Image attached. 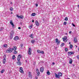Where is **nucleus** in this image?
Returning <instances> with one entry per match:
<instances>
[{
    "label": "nucleus",
    "instance_id": "nucleus-1",
    "mask_svg": "<svg viewBox=\"0 0 79 79\" xmlns=\"http://www.w3.org/2000/svg\"><path fill=\"white\" fill-rule=\"evenodd\" d=\"M17 48L16 47V46H13V48H9L6 51V53H11V52H13V50H16V49Z\"/></svg>",
    "mask_w": 79,
    "mask_h": 79
},
{
    "label": "nucleus",
    "instance_id": "nucleus-2",
    "mask_svg": "<svg viewBox=\"0 0 79 79\" xmlns=\"http://www.w3.org/2000/svg\"><path fill=\"white\" fill-rule=\"evenodd\" d=\"M22 56L21 54H19L17 58V61H18V62H17V64L18 65H19V66H21V62H20L19 61L21 58L22 57Z\"/></svg>",
    "mask_w": 79,
    "mask_h": 79
},
{
    "label": "nucleus",
    "instance_id": "nucleus-3",
    "mask_svg": "<svg viewBox=\"0 0 79 79\" xmlns=\"http://www.w3.org/2000/svg\"><path fill=\"white\" fill-rule=\"evenodd\" d=\"M14 33H15V32H14L13 31H11L10 36L9 37V38L10 39H13V37Z\"/></svg>",
    "mask_w": 79,
    "mask_h": 79
},
{
    "label": "nucleus",
    "instance_id": "nucleus-4",
    "mask_svg": "<svg viewBox=\"0 0 79 79\" xmlns=\"http://www.w3.org/2000/svg\"><path fill=\"white\" fill-rule=\"evenodd\" d=\"M16 17H17L18 18H19V19H23L24 18V17L23 15H21L20 16H19L18 15H16Z\"/></svg>",
    "mask_w": 79,
    "mask_h": 79
},
{
    "label": "nucleus",
    "instance_id": "nucleus-5",
    "mask_svg": "<svg viewBox=\"0 0 79 79\" xmlns=\"http://www.w3.org/2000/svg\"><path fill=\"white\" fill-rule=\"evenodd\" d=\"M31 53H32V49L31 48H30L28 51V53L29 55H31Z\"/></svg>",
    "mask_w": 79,
    "mask_h": 79
},
{
    "label": "nucleus",
    "instance_id": "nucleus-6",
    "mask_svg": "<svg viewBox=\"0 0 79 79\" xmlns=\"http://www.w3.org/2000/svg\"><path fill=\"white\" fill-rule=\"evenodd\" d=\"M55 40H56V44H57V45L60 44V41L58 40V38L56 39Z\"/></svg>",
    "mask_w": 79,
    "mask_h": 79
},
{
    "label": "nucleus",
    "instance_id": "nucleus-7",
    "mask_svg": "<svg viewBox=\"0 0 79 79\" xmlns=\"http://www.w3.org/2000/svg\"><path fill=\"white\" fill-rule=\"evenodd\" d=\"M19 68L20 69L19 70V72L21 73H24V71L23 70V67H20Z\"/></svg>",
    "mask_w": 79,
    "mask_h": 79
},
{
    "label": "nucleus",
    "instance_id": "nucleus-8",
    "mask_svg": "<svg viewBox=\"0 0 79 79\" xmlns=\"http://www.w3.org/2000/svg\"><path fill=\"white\" fill-rule=\"evenodd\" d=\"M36 71L37 76H39V74H40V72H39V69H36Z\"/></svg>",
    "mask_w": 79,
    "mask_h": 79
},
{
    "label": "nucleus",
    "instance_id": "nucleus-9",
    "mask_svg": "<svg viewBox=\"0 0 79 79\" xmlns=\"http://www.w3.org/2000/svg\"><path fill=\"white\" fill-rule=\"evenodd\" d=\"M14 39L15 40H19V37L17 36H16L15 37Z\"/></svg>",
    "mask_w": 79,
    "mask_h": 79
},
{
    "label": "nucleus",
    "instance_id": "nucleus-10",
    "mask_svg": "<svg viewBox=\"0 0 79 79\" xmlns=\"http://www.w3.org/2000/svg\"><path fill=\"white\" fill-rule=\"evenodd\" d=\"M44 68L43 67H41L40 69V71L42 73L44 72Z\"/></svg>",
    "mask_w": 79,
    "mask_h": 79
},
{
    "label": "nucleus",
    "instance_id": "nucleus-11",
    "mask_svg": "<svg viewBox=\"0 0 79 79\" xmlns=\"http://www.w3.org/2000/svg\"><path fill=\"white\" fill-rule=\"evenodd\" d=\"M72 54H74V52H69L68 53V54L70 56L71 55H72Z\"/></svg>",
    "mask_w": 79,
    "mask_h": 79
},
{
    "label": "nucleus",
    "instance_id": "nucleus-12",
    "mask_svg": "<svg viewBox=\"0 0 79 79\" xmlns=\"http://www.w3.org/2000/svg\"><path fill=\"white\" fill-rule=\"evenodd\" d=\"M35 23L37 26H39V22H38V21H37V20L35 21Z\"/></svg>",
    "mask_w": 79,
    "mask_h": 79
},
{
    "label": "nucleus",
    "instance_id": "nucleus-13",
    "mask_svg": "<svg viewBox=\"0 0 79 79\" xmlns=\"http://www.w3.org/2000/svg\"><path fill=\"white\" fill-rule=\"evenodd\" d=\"M28 76L31 78L32 77V75H31V72H29Z\"/></svg>",
    "mask_w": 79,
    "mask_h": 79
},
{
    "label": "nucleus",
    "instance_id": "nucleus-14",
    "mask_svg": "<svg viewBox=\"0 0 79 79\" xmlns=\"http://www.w3.org/2000/svg\"><path fill=\"white\" fill-rule=\"evenodd\" d=\"M55 77L56 78H60V77L59 75H57V74L55 73Z\"/></svg>",
    "mask_w": 79,
    "mask_h": 79
},
{
    "label": "nucleus",
    "instance_id": "nucleus-15",
    "mask_svg": "<svg viewBox=\"0 0 79 79\" xmlns=\"http://www.w3.org/2000/svg\"><path fill=\"white\" fill-rule=\"evenodd\" d=\"M33 35H33V34H31L29 35V37H31V38H32V39H34V37H33Z\"/></svg>",
    "mask_w": 79,
    "mask_h": 79
},
{
    "label": "nucleus",
    "instance_id": "nucleus-16",
    "mask_svg": "<svg viewBox=\"0 0 79 79\" xmlns=\"http://www.w3.org/2000/svg\"><path fill=\"white\" fill-rule=\"evenodd\" d=\"M77 39H76V38H74V43L77 42Z\"/></svg>",
    "mask_w": 79,
    "mask_h": 79
},
{
    "label": "nucleus",
    "instance_id": "nucleus-17",
    "mask_svg": "<svg viewBox=\"0 0 79 79\" xmlns=\"http://www.w3.org/2000/svg\"><path fill=\"white\" fill-rule=\"evenodd\" d=\"M66 39H67V37H66V36H65L64 38H63V41H64L65 40H66Z\"/></svg>",
    "mask_w": 79,
    "mask_h": 79
},
{
    "label": "nucleus",
    "instance_id": "nucleus-18",
    "mask_svg": "<svg viewBox=\"0 0 79 79\" xmlns=\"http://www.w3.org/2000/svg\"><path fill=\"white\" fill-rule=\"evenodd\" d=\"M58 75H59V77L60 76H62V73H58Z\"/></svg>",
    "mask_w": 79,
    "mask_h": 79
},
{
    "label": "nucleus",
    "instance_id": "nucleus-19",
    "mask_svg": "<svg viewBox=\"0 0 79 79\" xmlns=\"http://www.w3.org/2000/svg\"><path fill=\"white\" fill-rule=\"evenodd\" d=\"M31 42L32 44H34V43L35 42V40H31Z\"/></svg>",
    "mask_w": 79,
    "mask_h": 79
},
{
    "label": "nucleus",
    "instance_id": "nucleus-20",
    "mask_svg": "<svg viewBox=\"0 0 79 79\" xmlns=\"http://www.w3.org/2000/svg\"><path fill=\"white\" fill-rule=\"evenodd\" d=\"M72 62H73V60H72V59H70L69 61V63H70V64H72Z\"/></svg>",
    "mask_w": 79,
    "mask_h": 79
},
{
    "label": "nucleus",
    "instance_id": "nucleus-21",
    "mask_svg": "<svg viewBox=\"0 0 79 79\" xmlns=\"http://www.w3.org/2000/svg\"><path fill=\"white\" fill-rule=\"evenodd\" d=\"M6 61V59H4L3 60V64H5V63Z\"/></svg>",
    "mask_w": 79,
    "mask_h": 79
},
{
    "label": "nucleus",
    "instance_id": "nucleus-22",
    "mask_svg": "<svg viewBox=\"0 0 79 79\" xmlns=\"http://www.w3.org/2000/svg\"><path fill=\"white\" fill-rule=\"evenodd\" d=\"M12 20H10V24H11V25H13V24H13V23H12Z\"/></svg>",
    "mask_w": 79,
    "mask_h": 79
},
{
    "label": "nucleus",
    "instance_id": "nucleus-23",
    "mask_svg": "<svg viewBox=\"0 0 79 79\" xmlns=\"http://www.w3.org/2000/svg\"><path fill=\"white\" fill-rule=\"evenodd\" d=\"M35 15V13H33L31 14V16H34Z\"/></svg>",
    "mask_w": 79,
    "mask_h": 79
},
{
    "label": "nucleus",
    "instance_id": "nucleus-24",
    "mask_svg": "<svg viewBox=\"0 0 79 79\" xmlns=\"http://www.w3.org/2000/svg\"><path fill=\"white\" fill-rule=\"evenodd\" d=\"M47 74L48 76H49V75H50V73L49 72V71H48L47 72Z\"/></svg>",
    "mask_w": 79,
    "mask_h": 79
},
{
    "label": "nucleus",
    "instance_id": "nucleus-25",
    "mask_svg": "<svg viewBox=\"0 0 79 79\" xmlns=\"http://www.w3.org/2000/svg\"><path fill=\"white\" fill-rule=\"evenodd\" d=\"M5 72V69H2V70L1 71V73H4Z\"/></svg>",
    "mask_w": 79,
    "mask_h": 79
},
{
    "label": "nucleus",
    "instance_id": "nucleus-26",
    "mask_svg": "<svg viewBox=\"0 0 79 79\" xmlns=\"http://www.w3.org/2000/svg\"><path fill=\"white\" fill-rule=\"evenodd\" d=\"M73 45L72 44H70V48L71 49H72L73 48Z\"/></svg>",
    "mask_w": 79,
    "mask_h": 79
},
{
    "label": "nucleus",
    "instance_id": "nucleus-27",
    "mask_svg": "<svg viewBox=\"0 0 79 79\" xmlns=\"http://www.w3.org/2000/svg\"><path fill=\"white\" fill-rule=\"evenodd\" d=\"M15 59V55H14L12 56V59H13V60H14Z\"/></svg>",
    "mask_w": 79,
    "mask_h": 79
},
{
    "label": "nucleus",
    "instance_id": "nucleus-28",
    "mask_svg": "<svg viewBox=\"0 0 79 79\" xmlns=\"http://www.w3.org/2000/svg\"><path fill=\"white\" fill-rule=\"evenodd\" d=\"M40 50H37V52H38V53H40Z\"/></svg>",
    "mask_w": 79,
    "mask_h": 79
},
{
    "label": "nucleus",
    "instance_id": "nucleus-29",
    "mask_svg": "<svg viewBox=\"0 0 79 79\" xmlns=\"http://www.w3.org/2000/svg\"><path fill=\"white\" fill-rule=\"evenodd\" d=\"M6 55H5L3 56V58H4V59H6Z\"/></svg>",
    "mask_w": 79,
    "mask_h": 79
},
{
    "label": "nucleus",
    "instance_id": "nucleus-30",
    "mask_svg": "<svg viewBox=\"0 0 79 79\" xmlns=\"http://www.w3.org/2000/svg\"><path fill=\"white\" fill-rule=\"evenodd\" d=\"M64 45V43H62L61 45V47H63V46Z\"/></svg>",
    "mask_w": 79,
    "mask_h": 79
},
{
    "label": "nucleus",
    "instance_id": "nucleus-31",
    "mask_svg": "<svg viewBox=\"0 0 79 79\" xmlns=\"http://www.w3.org/2000/svg\"><path fill=\"white\" fill-rule=\"evenodd\" d=\"M10 11H13V8L12 7H10Z\"/></svg>",
    "mask_w": 79,
    "mask_h": 79
},
{
    "label": "nucleus",
    "instance_id": "nucleus-32",
    "mask_svg": "<svg viewBox=\"0 0 79 79\" xmlns=\"http://www.w3.org/2000/svg\"><path fill=\"white\" fill-rule=\"evenodd\" d=\"M23 44H21L20 46L22 48L23 47Z\"/></svg>",
    "mask_w": 79,
    "mask_h": 79
},
{
    "label": "nucleus",
    "instance_id": "nucleus-33",
    "mask_svg": "<svg viewBox=\"0 0 79 79\" xmlns=\"http://www.w3.org/2000/svg\"><path fill=\"white\" fill-rule=\"evenodd\" d=\"M14 54H16L17 53V51L15 50L14 52Z\"/></svg>",
    "mask_w": 79,
    "mask_h": 79
},
{
    "label": "nucleus",
    "instance_id": "nucleus-34",
    "mask_svg": "<svg viewBox=\"0 0 79 79\" xmlns=\"http://www.w3.org/2000/svg\"><path fill=\"white\" fill-rule=\"evenodd\" d=\"M68 49L67 48H65V52H67L68 51Z\"/></svg>",
    "mask_w": 79,
    "mask_h": 79
},
{
    "label": "nucleus",
    "instance_id": "nucleus-35",
    "mask_svg": "<svg viewBox=\"0 0 79 79\" xmlns=\"http://www.w3.org/2000/svg\"><path fill=\"white\" fill-rule=\"evenodd\" d=\"M64 19L65 21H68V17H65Z\"/></svg>",
    "mask_w": 79,
    "mask_h": 79
},
{
    "label": "nucleus",
    "instance_id": "nucleus-36",
    "mask_svg": "<svg viewBox=\"0 0 79 79\" xmlns=\"http://www.w3.org/2000/svg\"><path fill=\"white\" fill-rule=\"evenodd\" d=\"M4 47H7V45L6 44H4L3 45Z\"/></svg>",
    "mask_w": 79,
    "mask_h": 79
},
{
    "label": "nucleus",
    "instance_id": "nucleus-37",
    "mask_svg": "<svg viewBox=\"0 0 79 79\" xmlns=\"http://www.w3.org/2000/svg\"><path fill=\"white\" fill-rule=\"evenodd\" d=\"M32 26H29V29H31V28H32Z\"/></svg>",
    "mask_w": 79,
    "mask_h": 79
},
{
    "label": "nucleus",
    "instance_id": "nucleus-38",
    "mask_svg": "<svg viewBox=\"0 0 79 79\" xmlns=\"http://www.w3.org/2000/svg\"><path fill=\"white\" fill-rule=\"evenodd\" d=\"M67 24V23H66V22H64V25H66Z\"/></svg>",
    "mask_w": 79,
    "mask_h": 79
},
{
    "label": "nucleus",
    "instance_id": "nucleus-39",
    "mask_svg": "<svg viewBox=\"0 0 79 79\" xmlns=\"http://www.w3.org/2000/svg\"><path fill=\"white\" fill-rule=\"evenodd\" d=\"M35 5L36 7H37V6H38V4H37V3H36V4H35Z\"/></svg>",
    "mask_w": 79,
    "mask_h": 79
},
{
    "label": "nucleus",
    "instance_id": "nucleus-40",
    "mask_svg": "<svg viewBox=\"0 0 79 79\" xmlns=\"http://www.w3.org/2000/svg\"><path fill=\"white\" fill-rule=\"evenodd\" d=\"M3 30V27L1 28L0 29V31H2Z\"/></svg>",
    "mask_w": 79,
    "mask_h": 79
},
{
    "label": "nucleus",
    "instance_id": "nucleus-41",
    "mask_svg": "<svg viewBox=\"0 0 79 79\" xmlns=\"http://www.w3.org/2000/svg\"><path fill=\"white\" fill-rule=\"evenodd\" d=\"M72 25H73V26L74 27H75V26H76L73 23H72Z\"/></svg>",
    "mask_w": 79,
    "mask_h": 79
},
{
    "label": "nucleus",
    "instance_id": "nucleus-42",
    "mask_svg": "<svg viewBox=\"0 0 79 79\" xmlns=\"http://www.w3.org/2000/svg\"><path fill=\"white\" fill-rule=\"evenodd\" d=\"M40 53H43L44 54V51H42V52H40Z\"/></svg>",
    "mask_w": 79,
    "mask_h": 79
},
{
    "label": "nucleus",
    "instance_id": "nucleus-43",
    "mask_svg": "<svg viewBox=\"0 0 79 79\" xmlns=\"http://www.w3.org/2000/svg\"><path fill=\"white\" fill-rule=\"evenodd\" d=\"M12 27H15V25H14V24H13V25H12Z\"/></svg>",
    "mask_w": 79,
    "mask_h": 79
},
{
    "label": "nucleus",
    "instance_id": "nucleus-44",
    "mask_svg": "<svg viewBox=\"0 0 79 79\" xmlns=\"http://www.w3.org/2000/svg\"><path fill=\"white\" fill-rule=\"evenodd\" d=\"M35 79H38V77H35Z\"/></svg>",
    "mask_w": 79,
    "mask_h": 79
},
{
    "label": "nucleus",
    "instance_id": "nucleus-45",
    "mask_svg": "<svg viewBox=\"0 0 79 79\" xmlns=\"http://www.w3.org/2000/svg\"><path fill=\"white\" fill-rule=\"evenodd\" d=\"M18 28L19 29H21V27H18Z\"/></svg>",
    "mask_w": 79,
    "mask_h": 79
},
{
    "label": "nucleus",
    "instance_id": "nucleus-46",
    "mask_svg": "<svg viewBox=\"0 0 79 79\" xmlns=\"http://www.w3.org/2000/svg\"><path fill=\"white\" fill-rule=\"evenodd\" d=\"M32 23H34V20H33L32 21Z\"/></svg>",
    "mask_w": 79,
    "mask_h": 79
},
{
    "label": "nucleus",
    "instance_id": "nucleus-47",
    "mask_svg": "<svg viewBox=\"0 0 79 79\" xmlns=\"http://www.w3.org/2000/svg\"><path fill=\"white\" fill-rule=\"evenodd\" d=\"M71 31H70L69 32V34H71Z\"/></svg>",
    "mask_w": 79,
    "mask_h": 79
},
{
    "label": "nucleus",
    "instance_id": "nucleus-48",
    "mask_svg": "<svg viewBox=\"0 0 79 79\" xmlns=\"http://www.w3.org/2000/svg\"><path fill=\"white\" fill-rule=\"evenodd\" d=\"M52 64H55V63L54 62H53L52 63Z\"/></svg>",
    "mask_w": 79,
    "mask_h": 79
},
{
    "label": "nucleus",
    "instance_id": "nucleus-49",
    "mask_svg": "<svg viewBox=\"0 0 79 79\" xmlns=\"http://www.w3.org/2000/svg\"><path fill=\"white\" fill-rule=\"evenodd\" d=\"M10 4H11V5H12V2H11Z\"/></svg>",
    "mask_w": 79,
    "mask_h": 79
},
{
    "label": "nucleus",
    "instance_id": "nucleus-50",
    "mask_svg": "<svg viewBox=\"0 0 79 79\" xmlns=\"http://www.w3.org/2000/svg\"><path fill=\"white\" fill-rule=\"evenodd\" d=\"M34 64V65H35V63H34V64Z\"/></svg>",
    "mask_w": 79,
    "mask_h": 79
},
{
    "label": "nucleus",
    "instance_id": "nucleus-51",
    "mask_svg": "<svg viewBox=\"0 0 79 79\" xmlns=\"http://www.w3.org/2000/svg\"><path fill=\"white\" fill-rule=\"evenodd\" d=\"M77 6H78V8H79V5H78Z\"/></svg>",
    "mask_w": 79,
    "mask_h": 79
},
{
    "label": "nucleus",
    "instance_id": "nucleus-52",
    "mask_svg": "<svg viewBox=\"0 0 79 79\" xmlns=\"http://www.w3.org/2000/svg\"><path fill=\"white\" fill-rule=\"evenodd\" d=\"M69 44H71V43H70V42H69Z\"/></svg>",
    "mask_w": 79,
    "mask_h": 79
},
{
    "label": "nucleus",
    "instance_id": "nucleus-53",
    "mask_svg": "<svg viewBox=\"0 0 79 79\" xmlns=\"http://www.w3.org/2000/svg\"><path fill=\"white\" fill-rule=\"evenodd\" d=\"M11 14H13V12H11Z\"/></svg>",
    "mask_w": 79,
    "mask_h": 79
},
{
    "label": "nucleus",
    "instance_id": "nucleus-54",
    "mask_svg": "<svg viewBox=\"0 0 79 79\" xmlns=\"http://www.w3.org/2000/svg\"><path fill=\"white\" fill-rule=\"evenodd\" d=\"M26 62H27V60H26Z\"/></svg>",
    "mask_w": 79,
    "mask_h": 79
}]
</instances>
